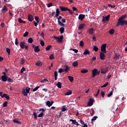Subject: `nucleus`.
<instances>
[{"label": "nucleus", "mask_w": 127, "mask_h": 127, "mask_svg": "<svg viewBox=\"0 0 127 127\" xmlns=\"http://www.w3.org/2000/svg\"><path fill=\"white\" fill-rule=\"evenodd\" d=\"M30 91V88L27 87L26 89H23L22 91V93L24 96H27V94L29 93V91Z\"/></svg>", "instance_id": "obj_3"}, {"label": "nucleus", "mask_w": 127, "mask_h": 127, "mask_svg": "<svg viewBox=\"0 0 127 127\" xmlns=\"http://www.w3.org/2000/svg\"><path fill=\"white\" fill-rule=\"evenodd\" d=\"M110 17H111V15L108 14L105 17H103L102 19L103 22H106V21H109L110 20Z\"/></svg>", "instance_id": "obj_5"}, {"label": "nucleus", "mask_w": 127, "mask_h": 127, "mask_svg": "<svg viewBox=\"0 0 127 127\" xmlns=\"http://www.w3.org/2000/svg\"><path fill=\"white\" fill-rule=\"evenodd\" d=\"M79 46H81V47H84V42H83V41H80Z\"/></svg>", "instance_id": "obj_42"}, {"label": "nucleus", "mask_w": 127, "mask_h": 127, "mask_svg": "<svg viewBox=\"0 0 127 127\" xmlns=\"http://www.w3.org/2000/svg\"><path fill=\"white\" fill-rule=\"evenodd\" d=\"M6 11H7V7L6 6H3L1 10V12L2 13H5Z\"/></svg>", "instance_id": "obj_20"}, {"label": "nucleus", "mask_w": 127, "mask_h": 127, "mask_svg": "<svg viewBox=\"0 0 127 127\" xmlns=\"http://www.w3.org/2000/svg\"><path fill=\"white\" fill-rule=\"evenodd\" d=\"M55 80L57 81V77H58V71H55L54 72Z\"/></svg>", "instance_id": "obj_25"}, {"label": "nucleus", "mask_w": 127, "mask_h": 127, "mask_svg": "<svg viewBox=\"0 0 127 127\" xmlns=\"http://www.w3.org/2000/svg\"><path fill=\"white\" fill-rule=\"evenodd\" d=\"M54 103V102L53 101H52L51 102H50V101H48L46 103V105L47 106H48L49 108H50V107H51V106L52 105H53V104Z\"/></svg>", "instance_id": "obj_13"}, {"label": "nucleus", "mask_w": 127, "mask_h": 127, "mask_svg": "<svg viewBox=\"0 0 127 127\" xmlns=\"http://www.w3.org/2000/svg\"><path fill=\"white\" fill-rule=\"evenodd\" d=\"M28 19L29 21H32L34 19V17L32 16V15L29 14L28 15Z\"/></svg>", "instance_id": "obj_12"}, {"label": "nucleus", "mask_w": 127, "mask_h": 127, "mask_svg": "<svg viewBox=\"0 0 127 127\" xmlns=\"http://www.w3.org/2000/svg\"><path fill=\"white\" fill-rule=\"evenodd\" d=\"M49 59L50 60H52V59H54V55L52 54L49 56Z\"/></svg>", "instance_id": "obj_49"}, {"label": "nucleus", "mask_w": 127, "mask_h": 127, "mask_svg": "<svg viewBox=\"0 0 127 127\" xmlns=\"http://www.w3.org/2000/svg\"><path fill=\"white\" fill-rule=\"evenodd\" d=\"M34 52L36 53L39 52L40 51V49H39V46H37L34 49Z\"/></svg>", "instance_id": "obj_21"}, {"label": "nucleus", "mask_w": 127, "mask_h": 127, "mask_svg": "<svg viewBox=\"0 0 127 127\" xmlns=\"http://www.w3.org/2000/svg\"><path fill=\"white\" fill-rule=\"evenodd\" d=\"M93 103H94V100L93 98H90L87 103L88 107H92L93 106Z\"/></svg>", "instance_id": "obj_8"}, {"label": "nucleus", "mask_w": 127, "mask_h": 127, "mask_svg": "<svg viewBox=\"0 0 127 127\" xmlns=\"http://www.w3.org/2000/svg\"><path fill=\"white\" fill-rule=\"evenodd\" d=\"M93 50V51H95V52H98V51H99V48H98L97 46H94Z\"/></svg>", "instance_id": "obj_29"}, {"label": "nucleus", "mask_w": 127, "mask_h": 127, "mask_svg": "<svg viewBox=\"0 0 127 127\" xmlns=\"http://www.w3.org/2000/svg\"><path fill=\"white\" fill-rule=\"evenodd\" d=\"M13 122L14 123H15L16 124H18V125H21V122L20 121H19L17 119H14L13 120Z\"/></svg>", "instance_id": "obj_26"}, {"label": "nucleus", "mask_w": 127, "mask_h": 127, "mask_svg": "<svg viewBox=\"0 0 127 127\" xmlns=\"http://www.w3.org/2000/svg\"><path fill=\"white\" fill-rule=\"evenodd\" d=\"M108 70L109 68H108V67L102 68L101 70V73H102V74H106V72H108Z\"/></svg>", "instance_id": "obj_10"}, {"label": "nucleus", "mask_w": 127, "mask_h": 127, "mask_svg": "<svg viewBox=\"0 0 127 127\" xmlns=\"http://www.w3.org/2000/svg\"><path fill=\"white\" fill-rule=\"evenodd\" d=\"M35 19L37 21V23H39V17L38 16H35Z\"/></svg>", "instance_id": "obj_51"}, {"label": "nucleus", "mask_w": 127, "mask_h": 127, "mask_svg": "<svg viewBox=\"0 0 127 127\" xmlns=\"http://www.w3.org/2000/svg\"><path fill=\"white\" fill-rule=\"evenodd\" d=\"M85 26H86V24H79V26H78V29L79 30H82V29H83Z\"/></svg>", "instance_id": "obj_15"}, {"label": "nucleus", "mask_w": 127, "mask_h": 127, "mask_svg": "<svg viewBox=\"0 0 127 127\" xmlns=\"http://www.w3.org/2000/svg\"><path fill=\"white\" fill-rule=\"evenodd\" d=\"M52 38H54V39H56V40H57L58 43H61V42H62L63 41V38H64L63 35H61L60 37L53 36Z\"/></svg>", "instance_id": "obj_2"}, {"label": "nucleus", "mask_w": 127, "mask_h": 127, "mask_svg": "<svg viewBox=\"0 0 127 127\" xmlns=\"http://www.w3.org/2000/svg\"><path fill=\"white\" fill-rule=\"evenodd\" d=\"M7 102L5 101L3 104V108H4V107H7Z\"/></svg>", "instance_id": "obj_59"}, {"label": "nucleus", "mask_w": 127, "mask_h": 127, "mask_svg": "<svg viewBox=\"0 0 127 127\" xmlns=\"http://www.w3.org/2000/svg\"><path fill=\"white\" fill-rule=\"evenodd\" d=\"M85 15L83 14H80L78 16V19L80 20H83L84 18L85 17Z\"/></svg>", "instance_id": "obj_18"}, {"label": "nucleus", "mask_w": 127, "mask_h": 127, "mask_svg": "<svg viewBox=\"0 0 127 127\" xmlns=\"http://www.w3.org/2000/svg\"><path fill=\"white\" fill-rule=\"evenodd\" d=\"M72 8L73 9V11H76V12L78 11V9H77V8L73 6V7H72Z\"/></svg>", "instance_id": "obj_62"}, {"label": "nucleus", "mask_w": 127, "mask_h": 127, "mask_svg": "<svg viewBox=\"0 0 127 127\" xmlns=\"http://www.w3.org/2000/svg\"><path fill=\"white\" fill-rule=\"evenodd\" d=\"M70 122H72L73 125H75V126H80V124L78 123V122L76 121V120L70 119Z\"/></svg>", "instance_id": "obj_9"}, {"label": "nucleus", "mask_w": 127, "mask_h": 127, "mask_svg": "<svg viewBox=\"0 0 127 127\" xmlns=\"http://www.w3.org/2000/svg\"><path fill=\"white\" fill-rule=\"evenodd\" d=\"M120 56H121V55H120V54H115V55L114 57V59H116V60H119V59H120Z\"/></svg>", "instance_id": "obj_23"}, {"label": "nucleus", "mask_w": 127, "mask_h": 127, "mask_svg": "<svg viewBox=\"0 0 127 127\" xmlns=\"http://www.w3.org/2000/svg\"><path fill=\"white\" fill-rule=\"evenodd\" d=\"M57 86L58 88H59V89H61L62 88V83L60 82H58L57 84Z\"/></svg>", "instance_id": "obj_28"}, {"label": "nucleus", "mask_w": 127, "mask_h": 127, "mask_svg": "<svg viewBox=\"0 0 127 127\" xmlns=\"http://www.w3.org/2000/svg\"><path fill=\"white\" fill-rule=\"evenodd\" d=\"M25 71V68L24 67H22L21 69V72H20V73L21 74H22V73H23V71Z\"/></svg>", "instance_id": "obj_61"}, {"label": "nucleus", "mask_w": 127, "mask_h": 127, "mask_svg": "<svg viewBox=\"0 0 127 127\" xmlns=\"http://www.w3.org/2000/svg\"><path fill=\"white\" fill-rule=\"evenodd\" d=\"M62 111L63 112H65V111H67V108H65V106H63V108H62Z\"/></svg>", "instance_id": "obj_56"}, {"label": "nucleus", "mask_w": 127, "mask_h": 127, "mask_svg": "<svg viewBox=\"0 0 127 127\" xmlns=\"http://www.w3.org/2000/svg\"><path fill=\"white\" fill-rule=\"evenodd\" d=\"M46 82H49L48 80H47V79H44L42 80H41L40 82L41 83H46Z\"/></svg>", "instance_id": "obj_44"}, {"label": "nucleus", "mask_w": 127, "mask_h": 127, "mask_svg": "<svg viewBox=\"0 0 127 127\" xmlns=\"http://www.w3.org/2000/svg\"><path fill=\"white\" fill-rule=\"evenodd\" d=\"M88 33L89 34H93V33H94V29L90 28L88 31Z\"/></svg>", "instance_id": "obj_31"}, {"label": "nucleus", "mask_w": 127, "mask_h": 127, "mask_svg": "<svg viewBox=\"0 0 127 127\" xmlns=\"http://www.w3.org/2000/svg\"><path fill=\"white\" fill-rule=\"evenodd\" d=\"M67 11L69 12L70 14H73V11L71 10V9L67 8Z\"/></svg>", "instance_id": "obj_60"}, {"label": "nucleus", "mask_w": 127, "mask_h": 127, "mask_svg": "<svg viewBox=\"0 0 127 127\" xmlns=\"http://www.w3.org/2000/svg\"><path fill=\"white\" fill-rule=\"evenodd\" d=\"M15 45H18V40L17 39V38L15 39Z\"/></svg>", "instance_id": "obj_63"}, {"label": "nucleus", "mask_w": 127, "mask_h": 127, "mask_svg": "<svg viewBox=\"0 0 127 127\" xmlns=\"http://www.w3.org/2000/svg\"><path fill=\"white\" fill-rule=\"evenodd\" d=\"M18 22H19V23H26V22L25 21H23L20 18H18Z\"/></svg>", "instance_id": "obj_36"}, {"label": "nucleus", "mask_w": 127, "mask_h": 127, "mask_svg": "<svg viewBox=\"0 0 127 127\" xmlns=\"http://www.w3.org/2000/svg\"><path fill=\"white\" fill-rule=\"evenodd\" d=\"M40 44H41V46H43V47L44 46V45H45V43L43 41H42V40H41V41H40Z\"/></svg>", "instance_id": "obj_57"}, {"label": "nucleus", "mask_w": 127, "mask_h": 127, "mask_svg": "<svg viewBox=\"0 0 127 127\" xmlns=\"http://www.w3.org/2000/svg\"><path fill=\"white\" fill-rule=\"evenodd\" d=\"M60 9L61 10V11H66V10H68V8L67 7L62 6H60Z\"/></svg>", "instance_id": "obj_14"}, {"label": "nucleus", "mask_w": 127, "mask_h": 127, "mask_svg": "<svg viewBox=\"0 0 127 127\" xmlns=\"http://www.w3.org/2000/svg\"><path fill=\"white\" fill-rule=\"evenodd\" d=\"M70 95H72V90H69L67 91L66 94H65V96H69Z\"/></svg>", "instance_id": "obj_34"}, {"label": "nucleus", "mask_w": 127, "mask_h": 127, "mask_svg": "<svg viewBox=\"0 0 127 127\" xmlns=\"http://www.w3.org/2000/svg\"><path fill=\"white\" fill-rule=\"evenodd\" d=\"M98 118V117L97 116H94L93 117V119H92L91 121L93 122V121H96V120H97V118Z\"/></svg>", "instance_id": "obj_64"}, {"label": "nucleus", "mask_w": 127, "mask_h": 127, "mask_svg": "<svg viewBox=\"0 0 127 127\" xmlns=\"http://www.w3.org/2000/svg\"><path fill=\"white\" fill-rule=\"evenodd\" d=\"M70 70V67L67 65H65L64 66V72H68Z\"/></svg>", "instance_id": "obj_11"}, {"label": "nucleus", "mask_w": 127, "mask_h": 127, "mask_svg": "<svg viewBox=\"0 0 127 127\" xmlns=\"http://www.w3.org/2000/svg\"><path fill=\"white\" fill-rule=\"evenodd\" d=\"M40 111H42V112L38 116L39 118H42L44 115V113H45V109L44 108H41L39 109Z\"/></svg>", "instance_id": "obj_7"}, {"label": "nucleus", "mask_w": 127, "mask_h": 127, "mask_svg": "<svg viewBox=\"0 0 127 127\" xmlns=\"http://www.w3.org/2000/svg\"><path fill=\"white\" fill-rule=\"evenodd\" d=\"M1 78L3 82H6L7 81V76L6 75H2Z\"/></svg>", "instance_id": "obj_16"}, {"label": "nucleus", "mask_w": 127, "mask_h": 127, "mask_svg": "<svg viewBox=\"0 0 127 127\" xmlns=\"http://www.w3.org/2000/svg\"><path fill=\"white\" fill-rule=\"evenodd\" d=\"M52 47V46L51 45H48L46 48V51H49L50 50V48Z\"/></svg>", "instance_id": "obj_39"}, {"label": "nucleus", "mask_w": 127, "mask_h": 127, "mask_svg": "<svg viewBox=\"0 0 127 127\" xmlns=\"http://www.w3.org/2000/svg\"><path fill=\"white\" fill-rule=\"evenodd\" d=\"M64 72V69L63 68L59 69V73H63Z\"/></svg>", "instance_id": "obj_58"}, {"label": "nucleus", "mask_w": 127, "mask_h": 127, "mask_svg": "<svg viewBox=\"0 0 127 127\" xmlns=\"http://www.w3.org/2000/svg\"><path fill=\"white\" fill-rule=\"evenodd\" d=\"M40 88V86H37L35 88L33 89V92H36V91H37L38 89Z\"/></svg>", "instance_id": "obj_45"}, {"label": "nucleus", "mask_w": 127, "mask_h": 127, "mask_svg": "<svg viewBox=\"0 0 127 127\" xmlns=\"http://www.w3.org/2000/svg\"><path fill=\"white\" fill-rule=\"evenodd\" d=\"M109 33H110L111 34H114L115 33V30H114L113 29H111L110 30Z\"/></svg>", "instance_id": "obj_52"}, {"label": "nucleus", "mask_w": 127, "mask_h": 127, "mask_svg": "<svg viewBox=\"0 0 127 127\" xmlns=\"http://www.w3.org/2000/svg\"><path fill=\"white\" fill-rule=\"evenodd\" d=\"M97 69H94L92 70V77L93 78H95L96 77V75H97Z\"/></svg>", "instance_id": "obj_17"}, {"label": "nucleus", "mask_w": 127, "mask_h": 127, "mask_svg": "<svg viewBox=\"0 0 127 127\" xmlns=\"http://www.w3.org/2000/svg\"><path fill=\"white\" fill-rule=\"evenodd\" d=\"M108 85H109V82H106L105 84L101 86V88H106Z\"/></svg>", "instance_id": "obj_53"}, {"label": "nucleus", "mask_w": 127, "mask_h": 127, "mask_svg": "<svg viewBox=\"0 0 127 127\" xmlns=\"http://www.w3.org/2000/svg\"><path fill=\"white\" fill-rule=\"evenodd\" d=\"M101 52L103 53H107V44H103L101 47Z\"/></svg>", "instance_id": "obj_4"}, {"label": "nucleus", "mask_w": 127, "mask_h": 127, "mask_svg": "<svg viewBox=\"0 0 127 127\" xmlns=\"http://www.w3.org/2000/svg\"><path fill=\"white\" fill-rule=\"evenodd\" d=\"M64 30H65V28H64V27H61L60 28V31L62 34V33H64Z\"/></svg>", "instance_id": "obj_33"}, {"label": "nucleus", "mask_w": 127, "mask_h": 127, "mask_svg": "<svg viewBox=\"0 0 127 127\" xmlns=\"http://www.w3.org/2000/svg\"><path fill=\"white\" fill-rule=\"evenodd\" d=\"M29 33L28 32H25L23 34L24 37H27L28 36Z\"/></svg>", "instance_id": "obj_48"}, {"label": "nucleus", "mask_w": 127, "mask_h": 127, "mask_svg": "<svg viewBox=\"0 0 127 127\" xmlns=\"http://www.w3.org/2000/svg\"><path fill=\"white\" fill-rule=\"evenodd\" d=\"M33 115L34 116V119L37 120V113L33 112Z\"/></svg>", "instance_id": "obj_32"}, {"label": "nucleus", "mask_w": 127, "mask_h": 127, "mask_svg": "<svg viewBox=\"0 0 127 127\" xmlns=\"http://www.w3.org/2000/svg\"><path fill=\"white\" fill-rule=\"evenodd\" d=\"M113 91H111V92L107 95V97L108 98H110L111 96H113Z\"/></svg>", "instance_id": "obj_50"}, {"label": "nucleus", "mask_w": 127, "mask_h": 127, "mask_svg": "<svg viewBox=\"0 0 127 127\" xmlns=\"http://www.w3.org/2000/svg\"><path fill=\"white\" fill-rule=\"evenodd\" d=\"M80 72H81V73H82L83 74H85V73H87L88 72V69H82L80 71Z\"/></svg>", "instance_id": "obj_37"}, {"label": "nucleus", "mask_w": 127, "mask_h": 127, "mask_svg": "<svg viewBox=\"0 0 127 127\" xmlns=\"http://www.w3.org/2000/svg\"><path fill=\"white\" fill-rule=\"evenodd\" d=\"M25 62V59H24V58H21V64L22 65H23L24 64Z\"/></svg>", "instance_id": "obj_40"}, {"label": "nucleus", "mask_w": 127, "mask_h": 127, "mask_svg": "<svg viewBox=\"0 0 127 127\" xmlns=\"http://www.w3.org/2000/svg\"><path fill=\"white\" fill-rule=\"evenodd\" d=\"M72 66H73V67H77V66H78V62L75 61L73 62L72 63Z\"/></svg>", "instance_id": "obj_35"}, {"label": "nucleus", "mask_w": 127, "mask_h": 127, "mask_svg": "<svg viewBox=\"0 0 127 127\" xmlns=\"http://www.w3.org/2000/svg\"><path fill=\"white\" fill-rule=\"evenodd\" d=\"M91 53H90V51L89 50L86 49L83 53V55H90Z\"/></svg>", "instance_id": "obj_24"}, {"label": "nucleus", "mask_w": 127, "mask_h": 127, "mask_svg": "<svg viewBox=\"0 0 127 127\" xmlns=\"http://www.w3.org/2000/svg\"><path fill=\"white\" fill-rule=\"evenodd\" d=\"M58 24L60 26H62L63 27H65V24L62 23L61 21H59Z\"/></svg>", "instance_id": "obj_27"}, {"label": "nucleus", "mask_w": 127, "mask_h": 127, "mask_svg": "<svg viewBox=\"0 0 127 127\" xmlns=\"http://www.w3.org/2000/svg\"><path fill=\"white\" fill-rule=\"evenodd\" d=\"M2 92H0V97L1 98H4V96H6V94H3L2 95Z\"/></svg>", "instance_id": "obj_41"}, {"label": "nucleus", "mask_w": 127, "mask_h": 127, "mask_svg": "<svg viewBox=\"0 0 127 127\" xmlns=\"http://www.w3.org/2000/svg\"><path fill=\"white\" fill-rule=\"evenodd\" d=\"M7 81H8V83H13V80L10 78H7Z\"/></svg>", "instance_id": "obj_43"}, {"label": "nucleus", "mask_w": 127, "mask_h": 127, "mask_svg": "<svg viewBox=\"0 0 127 127\" xmlns=\"http://www.w3.org/2000/svg\"><path fill=\"white\" fill-rule=\"evenodd\" d=\"M36 65L37 66H41L42 65V62H38L36 64Z\"/></svg>", "instance_id": "obj_46"}, {"label": "nucleus", "mask_w": 127, "mask_h": 127, "mask_svg": "<svg viewBox=\"0 0 127 127\" xmlns=\"http://www.w3.org/2000/svg\"><path fill=\"white\" fill-rule=\"evenodd\" d=\"M127 18V15H123L118 19V23L116 26L118 27L120 25H121L124 22L125 19Z\"/></svg>", "instance_id": "obj_1"}, {"label": "nucleus", "mask_w": 127, "mask_h": 127, "mask_svg": "<svg viewBox=\"0 0 127 127\" xmlns=\"http://www.w3.org/2000/svg\"><path fill=\"white\" fill-rule=\"evenodd\" d=\"M25 46V42H21L20 44V47L22 49H24Z\"/></svg>", "instance_id": "obj_19"}, {"label": "nucleus", "mask_w": 127, "mask_h": 127, "mask_svg": "<svg viewBox=\"0 0 127 127\" xmlns=\"http://www.w3.org/2000/svg\"><path fill=\"white\" fill-rule=\"evenodd\" d=\"M100 95L102 98H104L105 97V91H101L100 92Z\"/></svg>", "instance_id": "obj_47"}, {"label": "nucleus", "mask_w": 127, "mask_h": 127, "mask_svg": "<svg viewBox=\"0 0 127 127\" xmlns=\"http://www.w3.org/2000/svg\"><path fill=\"white\" fill-rule=\"evenodd\" d=\"M6 50L7 53H8V55H9V54H10V49H9V48H7L6 49Z\"/></svg>", "instance_id": "obj_54"}, {"label": "nucleus", "mask_w": 127, "mask_h": 127, "mask_svg": "<svg viewBox=\"0 0 127 127\" xmlns=\"http://www.w3.org/2000/svg\"><path fill=\"white\" fill-rule=\"evenodd\" d=\"M105 53L100 52V59L101 60H105L106 59V55L104 54Z\"/></svg>", "instance_id": "obj_6"}, {"label": "nucleus", "mask_w": 127, "mask_h": 127, "mask_svg": "<svg viewBox=\"0 0 127 127\" xmlns=\"http://www.w3.org/2000/svg\"><path fill=\"white\" fill-rule=\"evenodd\" d=\"M28 42L29 43H32L33 42V39H32L31 37L29 38L28 39Z\"/></svg>", "instance_id": "obj_38"}, {"label": "nucleus", "mask_w": 127, "mask_h": 127, "mask_svg": "<svg viewBox=\"0 0 127 127\" xmlns=\"http://www.w3.org/2000/svg\"><path fill=\"white\" fill-rule=\"evenodd\" d=\"M121 25H127V20H124V22Z\"/></svg>", "instance_id": "obj_55"}, {"label": "nucleus", "mask_w": 127, "mask_h": 127, "mask_svg": "<svg viewBox=\"0 0 127 127\" xmlns=\"http://www.w3.org/2000/svg\"><path fill=\"white\" fill-rule=\"evenodd\" d=\"M67 78L70 82H73V81H74V77L71 76H68Z\"/></svg>", "instance_id": "obj_30"}, {"label": "nucleus", "mask_w": 127, "mask_h": 127, "mask_svg": "<svg viewBox=\"0 0 127 127\" xmlns=\"http://www.w3.org/2000/svg\"><path fill=\"white\" fill-rule=\"evenodd\" d=\"M56 17L57 18H58V16H59V14H60V11L59 10V8L56 9Z\"/></svg>", "instance_id": "obj_22"}]
</instances>
